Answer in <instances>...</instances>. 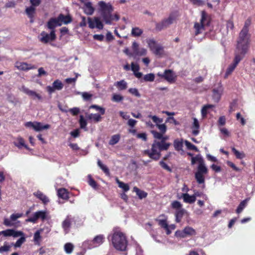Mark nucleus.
Masks as SVG:
<instances>
[{
    "label": "nucleus",
    "mask_w": 255,
    "mask_h": 255,
    "mask_svg": "<svg viewBox=\"0 0 255 255\" xmlns=\"http://www.w3.org/2000/svg\"><path fill=\"white\" fill-rule=\"evenodd\" d=\"M56 36L54 31H50V33L42 31L38 36L39 40L44 44L52 42L56 39Z\"/></svg>",
    "instance_id": "nucleus-5"
},
{
    "label": "nucleus",
    "mask_w": 255,
    "mask_h": 255,
    "mask_svg": "<svg viewBox=\"0 0 255 255\" xmlns=\"http://www.w3.org/2000/svg\"><path fill=\"white\" fill-rule=\"evenodd\" d=\"M223 92V88L219 85L217 88L213 89V99L216 102H218Z\"/></svg>",
    "instance_id": "nucleus-18"
},
{
    "label": "nucleus",
    "mask_w": 255,
    "mask_h": 255,
    "mask_svg": "<svg viewBox=\"0 0 255 255\" xmlns=\"http://www.w3.org/2000/svg\"><path fill=\"white\" fill-rule=\"evenodd\" d=\"M2 235L4 237H17L23 235L22 232L20 231H15L13 229H7L5 231H1Z\"/></svg>",
    "instance_id": "nucleus-15"
},
{
    "label": "nucleus",
    "mask_w": 255,
    "mask_h": 255,
    "mask_svg": "<svg viewBox=\"0 0 255 255\" xmlns=\"http://www.w3.org/2000/svg\"><path fill=\"white\" fill-rule=\"evenodd\" d=\"M131 70L133 71V73L138 71L139 70V66L138 64L132 62L131 63Z\"/></svg>",
    "instance_id": "nucleus-59"
},
{
    "label": "nucleus",
    "mask_w": 255,
    "mask_h": 255,
    "mask_svg": "<svg viewBox=\"0 0 255 255\" xmlns=\"http://www.w3.org/2000/svg\"><path fill=\"white\" fill-rule=\"evenodd\" d=\"M98 5L100 7L101 13L112 12L113 10L112 5L110 3H106L104 1H100L98 2Z\"/></svg>",
    "instance_id": "nucleus-16"
},
{
    "label": "nucleus",
    "mask_w": 255,
    "mask_h": 255,
    "mask_svg": "<svg viewBox=\"0 0 255 255\" xmlns=\"http://www.w3.org/2000/svg\"><path fill=\"white\" fill-rule=\"evenodd\" d=\"M112 12H102L101 15L102 17L105 21V23L107 24H111V21L114 20L113 16L112 15Z\"/></svg>",
    "instance_id": "nucleus-23"
},
{
    "label": "nucleus",
    "mask_w": 255,
    "mask_h": 255,
    "mask_svg": "<svg viewBox=\"0 0 255 255\" xmlns=\"http://www.w3.org/2000/svg\"><path fill=\"white\" fill-rule=\"evenodd\" d=\"M155 79L154 74L153 73H149L146 74L143 77V79L146 82H152Z\"/></svg>",
    "instance_id": "nucleus-46"
},
{
    "label": "nucleus",
    "mask_w": 255,
    "mask_h": 255,
    "mask_svg": "<svg viewBox=\"0 0 255 255\" xmlns=\"http://www.w3.org/2000/svg\"><path fill=\"white\" fill-rule=\"evenodd\" d=\"M35 6L31 5L29 7H28L25 9V12L28 16L30 18H32L33 17L34 13L35 11Z\"/></svg>",
    "instance_id": "nucleus-38"
},
{
    "label": "nucleus",
    "mask_w": 255,
    "mask_h": 255,
    "mask_svg": "<svg viewBox=\"0 0 255 255\" xmlns=\"http://www.w3.org/2000/svg\"><path fill=\"white\" fill-rule=\"evenodd\" d=\"M175 19V17L173 15H170L167 18L164 19L160 22L156 24V29L160 31L168 27L173 23Z\"/></svg>",
    "instance_id": "nucleus-7"
},
{
    "label": "nucleus",
    "mask_w": 255,
    "mask_h": 255,
    "mask_svg": "<svg viewBox=\"0 0 255 255\" xmlns=\"http://www.w3.org/2000/svg\"><path fill=\"white\" fill-rule=\"evenodd\" d=\"M185 144L187 147L189 149H192L198 151V150L196 146L192 144L191 142L187 140H185Z\"/></svg>",
    "instance_id": "nucleus-53"
},
{
    "label": "nucleus",
    "mask_w": 255,
    "mask_h": 255,
    "mask_svg": "<svg viewBox=\"0 0 255 255\" xmlns=\"http://www.w3.org/2000/svg\"><path fill=\"white\" fill-rule=\"evenodd\" d=\"M79 123H80V128H84L86 130H87L86 128V126H87V122L84 119V118L82 115H81L80 117Z\"/></svg>",
    "instance_id": "nucleus-52"
},
{
    "label": "nucleus",
    "mask_w": 255,
    "mask_h": 255,
    "mask_svg": "<svg viewBox=\"0 0 255 255\" xmlns=\"http://www.w3.org/2000/svg\"><path fill=\"white\" fill-rule=\"evenodd\" d=\"M33 194L37 198L42 201L44 204H46L49 202L48 197L40 191H38L36 192H34Z\"/></svg>",
    "instance_id": "nucleus-25"
},
{
    "label": "nucleus",
    "mask_w": 255,
    "mask_h": 255,
    "mask_svg": "<svg viewBox=\"0 0 255 255\" xmlns=\"http://www.w3.org/2000/svg\"><path fill=\"white\" fill-rule=\"evenodd\" d=\"M115 85L117 86V87L120 90H125L127 88L128 84L127 83L125 80H121L120 81H118L115 84Z\"/></svg>",
    "instance_id": "nucleus-34"
},
{
    "label": "nucleus",
    "mask_w": 255,
    "mask_h": 255,
    "mask_svg": "<svg viewBox=\"0 0 255 255\" xmlns=\"http://www.w3.org/2000/svg\"><path fill=\"white\" fill-rule=\"evenodd\" d=\"M14 145L17 146L18 148H21L22 147L29 149L27 146L24 143V140L21 137H18L16 138L15 141L14 142Z\"/></svg>",
    "instance_id": "nucleus-26"
},
{
    "label": "nucleus",
    "mask_w": 255,
    "mask_h": 255,
    "mask_svg": "<svg viewBox=\"0 0 255 255\" xmlns=\"http://www.w3.org/2000/svg\"><path fill=\"white\" fill-rule=\"evenodd\" d=\"M89 177V181L88 183L89 185L92 187L93 188L96 189L97 188V183L95 181L91 178L90 175L88 176Z\"/></svg>",
    "instance_id": "nucleus-61"
},
{
    "label": "nucleus",
    "mask_w": 255,
    "mask_h": 255,
    "mask_svg": "<svg viewBox=\"0 0 255 255\" xmlns=\"http://www.w3.org/2000/svg\"><path fill=\"white\" fill-rule=\"evenodd\" d=\"M50 128L49 125H43L41 123L35 122L34 129L36 131H39L43 129H46Z\"/></svg>",
    "instance_id": "nucleus-28"
},
{
    "label": "nucleus",
    "mask_w": 255,
    "mask_h": 255,
    "mask_svg": "<svg viewBox=\"0 0 255 255\" xmlns=\"http://www.w3.org/2000/svg\"><path fill=\"white\" fill-rule=\"evenodd\" d=\"M243 57L244 56L240 55L238 54V53H235L234 62L233 64L229 65V66L227 68L225 75V78H227L231 74V73L233 72V71L236 67L237 65L238 64L240 61L243 59Z\"/></svg>",
    "instance_id": "nucleus-9"
},
{
    "label": "nucleus",
    "mask_w": 255,
    "mask_h": 255,
    "mask_svg": "<svg viewBox=\"0 0 255 255\" xmlns=\"http://www.w3.org/2000/svg\"><path fill=\"white\" fill-rule=\"evenodd\" d=\"M128 92L132 95L139 98L140 97L138 90L136 88H130L128 89Z\"/></svg>",
    "instance_id": "nucleus-54"
},
{
    "label": "nucleus",
    "mask_w": 255,
    "mask_h": 255,
    "mask_svg": "<svg viewBox=\"0 0 255 255\" xmlns=\"http://www.w3.org/2000/svg\"><path fill=\"white\" fill-rule=\"evenodd\" d=\"M169 139L167 135L163 136L161 141L154 140L152 144L151 150H145L143 154L148 155L150 158L157 160L159 159L161 150H166L168 149L171 144L166 142L165 141Z\"/></svg>",
    "instance_id": "nucleus-1"
},
{
    "label": "nucleus",
    "mask_w": 255,
    "mask_h": 255,
    "mask_svg": "<svg viewBox=\"0 0 255 255\" xmlns=\"http://www.w3.org/2000/svg\"><path fill=\"white\" fill-rule=\"evenodd\" d=\"M249 200V198L246 199L245 200L242 201L238 207L236 212L238 214L241 213L244 209L247 206L248 202Z\"/></svg>",
    "instance_id": "nucleus-31"
},
{
    "label": "nucleus",
    "mask_w": 255,
    "mask_h": 255,
    "mask_svg": "<svg viewBox=\"0 0 255 255\" xmlns=\"http://www.w3.org/2000/svg\"><path fill=\"white\" fill-rule=\"evenodd\" d=\"M65 252L68 254H70L72 253L74 249V246L72 244L68 243H66L64 247Z\"/></svg>",
    "instance_id": "nucleus-41"
},
{
    "label": "nucleus",
    "mask_w": 255,
    "mask_h": 255,
    "mask_svg": "<svg viewBox=\"0 0 255 255\" xmlns=\"http://www.w3.org/2000/svg\"><path fill=\"white\" fill-rule=\"evenodd\" d=\"M58 26H61V23L59 22L58 17L50 19L47 24V26L50 30V31H54L55 32V27Z\"/></svg>",
    "instance_id": "nucleus-17"
},
{
    "label": "nucleus",
    "mask_w": 255,
    "mask_h": 255,
    "mask_svg": "<svg viewBox=\"0 0 255 255\" xmlns=\"http://www.w3.org/2000/svg\"><path fill=\"white\" fill-rule=\"evenodd\" d=\"M158 224L161 227H162L164 229L167 228V226H168L166 222V219L158 220Z\"/></svg>",
    "instance_id": "nucleus-62"
},
{
    "label": "nucleus",
    "mask_w": 255,
    "mask_h": 255,
    "mask_svg": "<svg viewBox=\"0 0 255 255\" xmlns=\"http://www.w3.org/2000/svg\"><path fill=\"white\" fill-rule=\"evenodd\" d=\"M87 118L95 122H99L101 121L102 118L98 114H91L88 116Z\"/></svg>",
    "instance_id": "nucleus-36"
},
{
    "label": "nucleus",
    "mask_w": 255,
    "mask_h": 255,
    "mask_svg": "<svg viewBox=\"0 0 255 255\" xmlns=\"http://www.w3.org/2000/svg\"><path fill=\"white\" fill-rule=\"evenodd\" d=\"M249 39L248 31L242 30L239 34L235 53L244 56L248 50Z\"/></svg>",
    "instance_id": "nucleus-3"
},
{
    "label": "nucleus",
    "mask_w": 255,
    "mask_h": 255,
    "mask_svg": "<svg viewBox=\"0 0 255 255\" xmlns=\"http://www.w3.org/2000/svg\"><path fill=\"white\" fill-rule=\"evenodd\" d=\"M12 246L13 243H12L11 245H8L7 243H4V245L0 247V253L9 251Z\"/></svg>",
    "instance_id": "nucleus-43"
},
{
    "label": "nucleus",
    "mask_w": 255,
    "mask_h": 255,
    "mask_svg": "<svg viewBox=\"0 0 255 255\" xmlns=\"http://www.w3.org/2000/svg\"><path fill=\"white\" fill-rule=\"evenodd\" d=\"M111 236L113 247L117 250L124 251L127 245V240L124 234L120 230H114Z\"/></svg>",
    "instance_id": "nucleus-2"
},
{
    "label": "nucleus",
    "mask_w": 255,
    "mask_h": 255,
    "mask_svg": "<svg viewBox=\"0 0 255 255\" xmlns=\"http://www.w3.org/2000/svg\"><path fill=\"white\" fill-rule=\"evenodd\" d=\"M58 19L61 23V25L62 23L68 24L71 22L72 20L71 17L69 16H65L62 14H59V15L58 16Z\"/></svg>",
    "instance_id": "nucleus-27"
},
{
    "label": "nucleus",
    "mask_w": 255,
    "mask_h": 255,
    "mask_svg": "<svg viewBox=\"0 0 255 255\" xmlns=\"http://www.w3.org/2000/svg\"><path fill=\"white\" fill-rule=\"evenodd\" d=\"M131 48L133 51V57L145 56L147 54V50L144 48H139L138 44L135 41L132 43Z\"/></svg>",
    "instance_id": "nucleus-10"
},
{
    "label": "nucleus",
    "mask_w": 255,
    "mask_h": 255,
    "mask_svg": "<svg viewBox=\"0 0 255 255\" xmlns=\"http://www.w3.org/2000/svg\"><path fill=\"white\" fill-rule=\"evenodd\" d=\"M163 47L158 45L152 52L156 55H160L163 53Z\"/></svg>",
    "instance_id": "nucleus-48"
},
{
    "label": "nucleus",
    "mask_w": 255,
    "mask_h": 255,
    "mask_svg": "<svg viewBox=\"0 0 255 255\" xmlns=\"http://www.w3.org/2000/svg\"><path fill=\"white\" fill-rule=\"evenodd\" d=\"M90 108L95 109L97 111H99L102 115H104L105 113V109L96 105H92Z\"/></svg>",
    "instance_id": "nucleus-56"
},
{
    "label": "nucleus",
    "mask_w": 255,
    "mask_h": 255,
    "mask_svg": "<svg viewBox=\"0 0 255 255\" xmlns=\"http://www.w3.org/2000/svg\"><path fill=\"white\" fill-rule=\"evenodd\" d=\"M22 214L20 213L13 214L11 215L10 219L11 221L13 222V221H16L18 218H19L21 217H22Z\"/></svg>",
    "instance_id": "nucleus-60"
},
{
    "label": "nucleus",
    "mask_w": 255,
    "mask_h": 255,
    "mask_svg": "<svg viewBox=\"0 0 255 255\" xmlns=\"http://www.w3.org/2000/svg\"><path fill=\"white\" fill-rule=\"evenodd\" d=\"M200 128V125L198 120L194 118H193V123L192 126V133L194 135H197L199 133V128Z\"/></svg>",
    "instance_id": "nucleus-24"
},
{
    "label": "nucleus",
    "mask_w": 255,
    "mask_h": 255,
    "mask_svg": "<svg viewBox=\"0 0 255 255\" xmlns=\"http://www.w3.org/2000/svg\"><path fill=\"white\" fill-rule=\"evenodd\" d=\"M183 200L185 203H193L196 201V198L193 195H190L187 193H183L182 195Z\"/></svg>",
    "instance_id": "nucleus-29"
},
{
    "label": "nucleus",
    "mask_w": 255,
    "mask_h": 255,
    "mask_svg": "<svg viewBox=\"0 0 255 255\" xmlns=\"http://www.w3.org/2000/svg\"><path fill=\"white\" fill-rule=\"evenodd\" d=\"M52 85L53 86L55 90L58 91L62 90L63 88V84L59 80H56L54 81L52 84Z\"/></svg>",
    "instance_id": "nucleus-42"
},
{
    "label": "nucleus",
    "mask_w": 255,
    "mask_h": 255,
    "mask_svg": "<svg viewBox=\"0 0 255 255\" xmlns=\"http://www.w3.org/2000/svg\"><path fill=\"white\" fill-rule=\"evenodd\" d=\"M62 226L65 231V233L66 234L68 233L71 226L70 216L68 215L67 216L66 218L63 221Z\"/></svg>",
    "instance_id": "nucleus-20"
},
{
    "label": "nucleus",
    "mask_w": 255,
    "mask_h": 255,
    "mask_svg": "<svg viewBox=\"0 0 255 255\" xmlns=\"http://www.w3.org/2000/svg\"><path fill=\"white\" fill-rule=\"evenodd\" d=\"M94 8L92 6L91 2H85L84 10L87 15H92L94 12Z\"/></svg>",
    "instance_id": "nucleus-22"
},
{
    "label": "nucleus",
    "mask_w": 255,
    "mask_h": 255,
    "mask_svg": "<svg viewBox=\"0 0 255 255\" xmlns=\"http://www.w3.org/2000/svg\"><path fill=\"white\" fill-rule=\"evenodd\" d=\"M15 67L17 69L22 71H27L36 68L34 65L22 62H16L15 64Z\"/></svg>",
    "instance_id": "nucleus-14"
},
{
    "label": "nucleus",
    "mask_w": 255,
    "mask_h": 255,
    "mask_svg": "<svg viewBox=\"0 0 255 255\" xmlns=\"http://www.w3.org/2000/svg\"><path fill=\"white\" fill-rule=\"evenodd\" d=\"M133 190L136 193V195L140 199L145 198L147 195V194L145 192L140 190L136 187H134Z\"/></svg>",
    "instance_id": "nucleus-32"
},
{
    "label": "nucleus",
    "mask_w": 255,
    "mask_h": 255,
    "mask_svg": "<svg viewBox=\"0 0 255 255\" xmlns=\"http://www.w3.org/2000/svg\"><path fill=\"white\" fill-rule=\"evenodd\" d=\"M25 241V238L24 237H21L15 244H13V246H14L15 248H19L20 247L23 243H24Z\"/></svg>",
    "instance_id": "nucleus-50"
},
{
    "label": "nucleus",
    "mask_w": 255,
    "mask_h": 255,
    "mask_svg": "<svg viewBox=\"0 0 255 255\" xmlns=\"http://www.w3.org/2000/svg\"><path fill=\"white\" fill-rule=\"evenodd\" d=\"M157 128L159 129V130L160 131V132L163 133L164 134L167 130L166 126L165 124H159L156 126Z\"/></svg>",
    "instance_id": "nucleus-57"
},
{
    "label": "nucleus",
    "mask_w": 255,
    "mask_h": 255,
    "mask_svg": "<svg viewBox=\"0 0 255 255\" xmlns=\"http://www.w3.org/2000/svg\"><path fill=\"white\" fill-rule=\"evenodd\" d=\"M120 135L119 134H115L112 136L109 141V144L114 145L117 144L120 140Z\"/></svg>",
    "instance_id": "nucleus-40"
},
{
    "label": "nucleus",
    "mask_w": 255,
    "mask_h": 255,
    "mask_svg": "<svg viewBox=\"0 0 255 255\" xmlns=\"http://www.w3.org/2000/svg\"><path fill=\"white\" fill-rule=\"evenodd\" d=\"M171 206L173 208L179 210L181 209L182 205L179 201H174L172 203Z\"/></svg>",
    "instance_id": "nucleus-58"
},
{
    "label": "nucleus",
    "mask_w": 255,
    "mask_h": 255,
    "mask_svg": "<svg viewBox=\"0 0 255 255\" xmlns=\"http://www.w3.org/2000/svg\"><path fill=\"white\" fill-rule=\"evenodd\" d=\"M208 168L206 166H198L197 170L195 173V177L199 184L205 183V175L208 173Z\"/></svg>",
    "instance_id": "nucleus-6"
},
{
    "label": "nucleus",
    "mask_w": 255,
    "mask_h": 255,
    "mask_svg": "<svg viewBox=\"0 0 255 255\" xmlns=\"http://www.w3.org/2000/svg\"><path fill=\"white\" fill-rule=\"evenodd\" d=\"M116 182L118 183L119 187L122 188L125 192H127L129 190V187L128 184L120 181L117 178H116Z\"/></svg>",
    "instance_id": "nucleus-35"
},
{
    "label": "nucleus",
    "mask_w": 255,
    "mask_h": 255,
    "mask_svg": "<svg viewBox=\"0 0 255 255\" xmlns=\"http://www.w3.org/2000/svg\"><path fill=\"white\" fill-rule=\"evenodd\" d=\"M89 26L90 28L96 27L99 29L103 28V24L99 17H95L93 19L89 17L88 18Z\"/></svg>",
    "instance_id": "nucleus-12"
},
{
    "label": "nucleus",
    "mask_w": 255,
    "mask_h": 255,
    "mask_svg": "<svg viewBox=\"0 0 255 255\" xmlns=\"http://www.w3.org/2000/svg\"><path fill=\"white\" fill-rule=\"evenodd\" d=\"M210 22V18L209 15L205 11H202L199 21L194 23V29L195 35L202 33L206 30V27L209 25Z\"/></svg>",
    "instance_id": "nucleus-4"
},
{
    "label": "nucleus",
    "mask_w": 255,
    "mask_h": 255,
    "mask_svg": "<svg viewBox=\"0 0 255 255\" xmlns=\"http://www.w3.org/2000/svg\"><path fill=\"white\" fill-rule=\"evenodd\" d=\"M143 33V30L138 27H133L131 31V34L134 37H139Z\"/></svg>",
    "instance_id": "nucleus-33"
},
{
    "label": "nucleus",
    "mask_w": 255,
    "mask_h": 255,
    "mask_svg": "<svg viewBox=\"0 0 255 255\" xmlns=\"http://www.w3.org/2000/svg\"><path fill=\"white\" fill-rule=\"evenodd\" d=\"M151 133L153 134L154 138L157 139H161L162 138V134H163L162 132H158L155 130H152L151 131Z\"/></svg>",
    "instance_id": "nucleus-55"
},
{
    "label": "nucleus",
    "mask_w": 255,
    "mask_h": 255,
    "mask_svg": "<svg viewBox=\"0 0 255 255\" xmlns=\"http://www.w3.org/2000/svg\"><path fill=\"white\" fill-rule=\"evenodd\" d=\"M147 43L148 44V47L150 50L152 51L158 45L157 44L156 41L153 39H149L146 40Z\"/></svg>",
    "instance_id": "nucleus-37"
},
{
    "label": "nucleus",
    "mask_w": 255,
    "mask_h": 255,
    "mask_svg": "<svg viewBox=\"0 0 255 255\" xmlns=\"http://www.w3.org/2000/svg\"><path fill=\"white\" fill-rule=\"evenodd\" d=\"M183 143L182 141L178 139H176L174 142V146L176 150H180L182 149Z\"/></svg>",
    "instance_id": "nucleus-49"
},
{
    "label": "nucleus",
    "mask_w": 255,
    "mask_h": 255,
    "mask_svg": "<svg viewBox=\"0 0 255 255\" xmlns=\"http://www.w3.org/2000/svg\"><path fill=\"white\" fill-rule=\"evenodd\" d=\"M105 237L103 235H99L96 236L92 240V244L94 247L99 246L104 241Z\"/></svg>",
    "instance_id": "nucleus-21"
},
{
    "label": "nucleus",
    "mask_w": 255,
    "mask_h": 255,
    "mask_svg": "<svg viewBox=\"0 0 255 255\" xmlns=\"http://www.w3.org/2000/svg\"><path fill=\"white\" fill-rule=\"evenodd\" d=\"M98 165L100 168L107 175L110 174V172L108 168L105 165H104L100 160H98Z\"/></svg>",
    "instance_id": "nucleus-45"
},
{
    "label": "nucleus",
    "mask_w": 255,
    "mask_h": 255,
    "mask_svg": "<svg viewBox=\"0 0 255 255\" xmlns=\"http://www.w3.org/2000/svg\"><path fill=\"white\" fill-rule=\"evenodd\" d=\"M158 75L164 78V79L169 83L174 82L176 78L175 73L171 70H166L163 74H160L158 73Z\"/></svg>",
    "instance_id": "nucleus-11"
},
{
    "label": "nucleus",
    "mask_w": 255,
    "mask_h": 255,
    "mask_svg": "<svg viewBox=\"0 0 255 255\" xmlns=\"http://www.w3.org/2000/svg\"><path fill=\"white\" fill-rule=\"evenodd\" d=\"M124 100V97L120 94H114L112 98V100L115 102H120Z\"/></svg>",
    "instance_id": "nucleus-47"
},
{
    "label": "nucleus",
    "mask_w": 255,
    "mask_h": 255,
    "mask_svg": "<svg viewBox=\"0 0 255 255\" xmlns=\"http://www.w3.org/2000/svg\"><path fill=\"white\" fill-rule=\"evenodd\" d=\"M57 194L59 197L63 199H67L68 198V192L65 188L59 189L57 191Z\"/></svg>",
    "instance_id": "nucleus-30"
},
{
    "label": "nucleus",
    "mask_w": 255,
    "mask_h": 255,
    "mask_svg": "<svg viewBox=\"0 0 255 255\" xmlns=\"http://www.w3.org/2000/svg\"><path fill=\"white\" fill-rule=\"evenodd\" d=\"M16 3L13 0H9L7 1L5 5V7L6 8H13L15 6Z\"/></svg>",
    "instance_id": "nucleus-64"
},
{
    "label": "nucleus",
    "mask_w": 255,
    "mask_h": 255,
    "mask_svg": "<svg viewBox=\"0 0 255 255\" xmlns=\"http://www.w3.org/2000/svg\"><path fill=\"white\" fill-rule=\"evenodd\" d=\"M196 162L198 163V166H206L203 158L199 154L196 155L195 157H192L191 158L192 165L195 164Z\"/></svg>",
    "instance_id": "nucleus-19"
},
{
    "label": "nucleus",
    "mask_w": 255,
    "mask_h": 255,
    "mask_svg": "<svg viewBox=\"0 0 255 255\" xmlns=\"http://www.w3.org/2000/svg\"><path fill=\"white\" fill-rule=\"evenodd\" d=\"M213 105H207L204 106L201 110L202 115L203 117H205L207 114V110L212 107H213Z\"/></svg>",
    "instance_id": "nucleus-51"
},
{
    "label": "nucleus",
    "mask_w": 255,
    "mask_h": 255,
    "mask_svg": "<svg viewBox=\"0 0 255 255\" xmlns=\"http://www.w3.org/2000/svg\"><path fill=\"white\" fill-rule=\"evenodd\" d=\"M48 213L46 211H39L35 212L30 217L27 219L26 221L35 223L39 219L44 221L47 219Z\"/></svg>",
    "instance_id": "nucleus-8"
},
{
    "label": "nucleus",
    "mask_w": 255,
    "mask_h": 255,
    "mask_svg": "<svg viewBox=\"0 0 255 255\" xmlns=\"http://www.w3.org/2000/svg\"><path fill=\"white\" fill-rule=\"evenodd\" d=\"M21 91L30 97L33 100L38 99L39 100H42V96L36 92L31 90L26 87L23 86L21 88Z\"/></svg>",
    "instance_id": "nucleus-13"
},
{
    "label": "nucleus",
    "mask_w": 255,
    "mask_h": 255,
    "mask_svg": "<svg viewBox=\"0 0 255 255\" xmlns=\"http://www.w3.org/2000/svg\"><path fill=\"white\" fill-rule=\"evenodd\" d=\"M152 120L156 124V126L157 125H159L160 123H162L163 122L162 119L159 118L156 116H154L153 117H152Z\"/></svg>",
    "instance_id": "nucleus-63"
},
{
    "label": "nucleus",
    "mask_w": 255,
    "mask_h": 255,
    "mask_svg": "<svg viewBox=\"0 0 255 255\" xmlns=\"http://www.w3.org/2000/svg\"><path fill=\"white\" fill-rule=\"evenodd\" d=\"M232 150L234 153L235 154L236 157L239 159H242L245 157V154L243 152H240L237 150L235 148L233 147Z\"/></svg>",
    "instance_id": "nucleus-44"
},
{
    "label": "nucleus",
    "mask_w": 255,
    "mask_h": 255,
    "mask_svg": "<svg viewBox=\"0 0 255 255\" xmlns=\"http://www.w3.org/2000/svg\"><path fill=\"white\" fill-rule=\"evenodd\" d=\"M184 233L186 234V237L187 236H193L196 235L195 230L190 227H186L183 229Z\"/></svg>",
    "instance_id": "nucleus-39"
}]
</instances>
